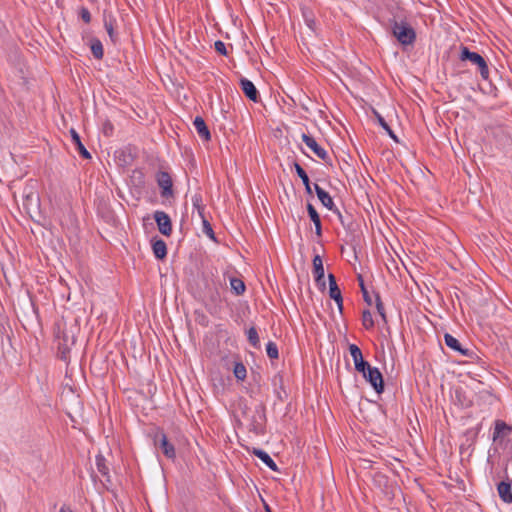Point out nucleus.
I'll return each instance as SVG.
<instances>
[{
	"label": "nucleus",
	"mask_w": 512,
	"mask_h": 512,
	"mask_svg": "<svg viewBox=\"0 0 512 512\" xmlns=\"http://www.w3.org/2000/svg\"><path fill=\"white\" fill-rule=\"evenodd\" d=\"M225 280L214 273L203 275L202 284L199 286L200 298L210 313L220 310L225 297Z\"/></svg>",
	"instance_id": "nucleus-1"
},
{
	"label": "nucleus",
	"mask_w": 512,
	"mask_h": 512,
	"mask_svg": "<svg viewBox=\"0 0 512 512\" xmlns=\"http://www.w3.org/2000/svg\"><path fill=\"white\" fill-rule=\"evenodd\" d=\"M387 22L392 35L398 40L400 44L403 46H408L415 42L416 32L407 22L406 16L402 10L398 8Z\"/></svg>",
	"instance_id": "nucleus-2"
},
{
	"label": "nucleus",
	"mask_w": 512,
	"mask_h": 512,
	"mask_svg": "<svg viewBox=\"0 0 512 512\" xmlns=\"http://www.w3.org/2000/svg\"><path fill=\"white\" fill-rule=\"evenodd\" d=\"M459 59L461 61H469L471 64L477 66L478 71L483 80L489 79V68L487 62L483 56L479 53L472 52L468 47L461 45L460 46V55Z\"/></svg>",
	"instance_id": "nucleus-3"
},
{
	"label": "nucleus",
	"mask_w": 512,
	"mask_h": 512,
	"mask_svg": "<svg viewBox=\"0 0 512 512\" xmlns=\"http://www.w3.org/2000/svg\"><path fill=\"white\" fill-rule=\"evenodd\" d=\"M361 374L378 394H381L384 391L383 376L378 368L370 365L369 368L365 369V372Z\"/></svg>",
	"instance_id": "nucleus-4"
},
{
	"label": "nucleus",
	"mask_w": 512,
	"mask_h": 512,
	"mask_svg": "<svg viewBox=\"0 0 512 512\" xmlns=\"http://www.w3.org/2000/svg\"><path fill=\"white\" fill-rule=\"evenodd\" d=\"M156 181L161 189V197L169 198L174 195L172 178L168 172L159 171L156 174Z\"/></svg>",
	"instance_id": "nucleus-5"
},
{
	"label": "nucleus",
	"mask_w": 512,
	"mask_h": 512,
	"mask_svg": "<svg viewBox=\"0 0 512 512\" xmlns=\"http://www.w3.org/2000/svg\"><path fill=\"white\" fill-rule=\"evenodd\" d=\"M492 440L498 445H502L504 440L512 433V426L502 420H496L494 423Z\"/></svg>",
	"instance_id": "nucleus-6"
},
{
	"label": "nucleus",
	"mask_w": 512,
	"mask_h": 512,
	"mask_svg": "<svg viewBox=\"0 0 512 512\" xmlns=\"http://www.w3.org/2000/svg\"><path fill=\"white\" fill-rule=\"evenodd\" d=\"M154 219L159 232L169 237L172 234V222L169 215L164 211L157 210L154 212Z\"/></svg>",
	"instance_id": "nucleus-7"
},
{
	"label": "nucleus",
	"mask_w": 512,
	"mask_h": 512,
	"mask_svg": "<svg viewBox=\"0 0 512 512\" xmlns=\"http://www.w3.org/2000/svg\"><path fill=\"white\" fill-rule=\"evenodd\" d=\"M154 442H155V445L162 450L163 454L168 459H172V460L175 459L176 452H175L174 445L168 441V438L165 433H163V432L157 433L155 436Z\"/></svg>",
	"instance_id": "nucleus-8"
},
{
	"label": "nucleus",
	"mask_w": 512,
	"mask_h": 512,
	"mask_svg": "<svg viewBox=\"0 0 512 512\" xmlns=\"http://www.w3.org/2000/svg\"><path fill=\"white\" fill-rule=\"evenodd\" d=\"M349 352L353 359L355 370L364 373L370 364L364 360L361 349L356 344H349Z\"/></svg>",
	"instance_id": "nucleus-9"
},
{
	"label": "nucleus",
	"mask_w": 512,
	"mask_h": 512,
	"mask_svg": "<svg viewBox=\"0 0 512 512\" xmlns=\"http://www.w3.org/2000/svg\"><path fill=\"white\" fill-rule=\"evenodd\" d=\"M313 275L315 278V282L317 286L324 290L326 287L325 279H324V267L323 261L320 255H315L313 258Z\"/></svg>",
	"instance_id": "nucleus-10"
},
{
	"label": "nucleus",
	"mask_w": 512,
	"mask_h": 512,
	"mask_svg": "<svg viewBox=\"0 0 512 512\" xmlns=\"http://www.w3.org/2000/svg\"><path fill=\"white\" fill-rule=\"evenodd\" d=\"M241 90L243 91L244 95L253 102H258L259 100V92L254 85V83L250 80H248L245 77H241L239 81Z\"/></svg>",
	"instance_id": "nucleus-11"
},
{
	"label": "nucleus",
	"mask_w": 512,
	"mask_h": 512,
	"mask_svg": "<svg viewBox=\"0 0 512 512\" xmlns=\"http://www.w3.org/2000/svg\"><path fill=\"white\" fill-rule=\"evenodd\" d=\"M329 280V296L337 303L340 312L343 310V298L341 291L337 285L336 278L333 274L328 275Z\"/></svg>",
	"instance_id": "nucleus-12"
},
{
	"label": "nucleus",
	"mask_w": 512,
	"mask_h": 512,
	"mask_svg": "<svg viewBox=\"0 0 512 512\" xmlns=\"http://www.w3.org/2000/svg\"><path fill=\"white\" fill-rule=\"evenodd\" d=\"M302 138V141L322 160L326 161L327 158H328V153L327 151L321 147L317 142L316 140L310 136V135H307L305 133L302 134L301 136Z\"/></svg>",
	"instance_id": "nucleus-13"
},
{
	"label": "nucleus",
	"mask_w": 512,
	"mask_h": 512,
	"mask_svg": "<svg viewBox=\"0 0 512 512\" xmlns=\"http://www.w3.org/2000/svg\"><path fill=\"white\" fill-rule=\"evenodd\" d=\"M314 190L322 205L332 212H338V208L335 206L334 201L330 194L321 188L318 184H314Z\"/></svg>",
	"instance_id": "nucleus-14"
},
{
	"label": "nucleus",
	"mask_w": 512,
	"mask_h": 512,
	"mask_svg": "<svg viewBox=\"0 0 512 512\" xmlns=\"http://www.w3.org/2000/svg\"><path fill=\"white\" fill-rule=\"evenodd\" d=\"M497 491L500 499L504 503H512V481H510L508 478L505 481H501L497 485Z\"/></svg>",
	"instance_id": "nucleus-15"
},
{
	"label": "nucleus",
	"mask_w": 512,
	"mask_h": 512,
	"mask_svg": "<svg viewBox=\"0 0 512 512\" xmlns=\"http://www.w3.org/2000/svg\"><path fill=\"white\" fill-rule=\"evenodd\" d=\"M193 125L200 138H202L204 141H209L211 139L210 131L201 116L195 117Z\"/></svg>",
	"instance_id": "nucleus-16"
},
{
	"label": "nucleus",
	"mask_w": 512,
	"mask_h": 512,
	"mask_svg": "<svg viewBox=\"0 0 512 512\" xmlns=\"http://www.w3.org/2000/svg\"><path fill=\"white\" fill-rule=\"evenodd\" d=\"M444 341L447 347L451 348L452 350L459 352L463 356H469L470 351L469 349L463 348L460 344V342L451 334L446 333L444 335Z\"/></svg>",
	"instance_id": "nucleus-17"
},
{
	"label": "nucleus",
	"mask_w": 512,
	"mask_h": 512,
	"mask_svg": "<svg viewBox=\"0 0 512 512\" xmlns=\"http://www.w3.org/2000/svg\"><path fill=\"white\" fill-rule=\"evenodd\" d=\"M307 212H308V215H309L311 221L315 225L316 235L318 237H321L322 236L321 219H320V216H319L318 212L316 211L315 207L311 203L307 204Z\"/></svg>",
	"instance_id": "nucleus-18"
},
{
	"label": "nucleus",
	"mask_w": 512,
	"mask_h": 512,
	"mask_svg": "<svg viewBox=\"0 0 512 512\" xmlns=\"http://www.w3.org/2000/svg\"><path fill=\"white\" fill-rule=\"evenodd\" d=\"M95 461L98 472L105 478L106 483L111 484V477L105 457L101 454H98Z\"/></svg>",
	"instance_id": "nucleus-19"
},
{
	"label": "nucleus",
	"mask_w": 512,
	"mask_h": 512,
	"mask_svg": "<svg viewBox=\"0 0 512 512\" xmlns=\"http://www.w3.org/2000/svg\"><path fill=\"white\" fill-rule=\"evenodd\" d=\"M253 454L259 458L266 466H268L272 471H278V466L275 461L271 458V456L262 449H254Z\"/></svg>",
	"instance_id": "nucleus-20"
},
{
	"label": "nucleus",
	"mask_w": 512,
	"mask_h": 512,
	"mask_svg": "<svg viewBox=\"0 0 512 512\" xmlns=\"http://www.w3.org/2000/svg\"><path fill=\"white\" fill-rule=\"evenodd\" d=\"M152 250L155 258L162 260L167 255V246L164 240L154 239L152 241Z\"/></svg>",
	"instance_id": "nucleus-21"
},
{
	"label": "nucleus",
	"mask_w": 512,
	"mask_h": 512,
	"mask_svg": "<svg viewBox=\"0 0 512 512\" xmlns=\"http://www.w3.org/2000/svg\"><path fill=\"white\" fill-rule=\"evenodd\" d=\"M70 134H71V138H72V142L73 144L76 146L79 154L85 158V159H90L91 158V155L90 153L88 152V150L85 148V146L83 145V143L81 142V138L79 136V134L76 132V130L74 129H71L70 130Z\"/></svg>",
	"instance_id": "nucleus-22"
},
{
	"label": "nucleus",
	"mask_w": 512,
	"mask_h": 512,
	"mask_svg": "<svg viewBox=\"0 0 512 512\" xmlns=\"http://www.w3.org/2000/svg\"><path fill=\"white\" fill-rule=\"evenodd\" d=\"M294 168H295V171L297 173V175L301 178L304 186H305V191L307 194H312V188H311V183H310V180H309V177L307 175V173L305 172V170L301 167L300 164H298L297 162L294 163Z\"/></svg>",
	"instance_id": "nucleus-23"
},
{
	"label": "nucleus",
	"mask_w": 512,
	"mask_h": 512,
	"mask_svg": "<svg viewBox=\"0 0 512 512\" xmlns=\"http://www.w3.org/2000/svg\"><path fill=\"white\" fill-rule=\"evenodd\" d=\"M230 286L231 290L235 293V295L239 296L245 292V283L240 278L232 277L230 278Z\"/></svg>",
	"instance_id": "nucleus-24"
},
{
	"label": "nucleus",
	"mask_w": 512,
	"mask_h": 512,
	"mask_svg": "<svg viewBox=\"0 0 512 512\" xmlns=\"http://www.w3.org/2000/svg\"><path fill=\"white\" fill-rule=\"evenodd\" d=\"M373 113L379 123V125L388 133V135L396 142H398L397 136L394 134L388 123L385 121V119L382 117V115L377 112L376 110H373Z\"/></svg>",
	"instance_id": "nucleus-25"
},
{
	"label": "nucleus",
	"mask_w": 512,
	"mask_h": 512,
	"mask_svg": "<svg viewBox=\"0 0 512 512\" xmlns=\"http://www.w3.org/2000/svg\"><path fill=\"white\" fill-rule=\"evenodd\" d=\"M91 52L96 59L100 60L103 58L104 50L100 40L93 39L91 41Z\"/></svg>",
	"instance_id": "nucleus-26"
},
{
	"label": "nucleus",
	"mask_w": 512,
	"mask_h": 512,
	"mask_svg": "<svg viewBox=\"0 0 512 512\" xmlns=\"http://www.w3.org/2000/svg\"><path fill=\"white\" fill-rule=\"evenodd\" d=\"M192 205H193V208L197 210V213L201 219L206 218L204 215L205 207L202 204V196L200 194L193 195Z\"/></svg>",
	"instance_id": "nucleus-27"
},
{
	"label": "nucleus",
	"mask_w": 512,
	"mask_h": 512,
	"mask_svg": "<svg viewBox=\"0 0 512 512\" xmlns=\"http://www.w3.org/2000/svg\"><path fill=\"white\" fill-rule=\"evenodd\" d=\"M234 376L237 380L243 381L247 376V370L242 362H236L233 369Z\"/></svg>",
	"instance_id": "nucleus-28"
},
{
	"label": "nucleus",
	"mask_w": 512,
	"mask_h": 512,
	"mask_svg": "<svg viewBox=\"0 0 512 512\" xmlns=\"http://www.w3.org/2000/svg\"><path fill=\"white\" fill-rule=\"evenodd\" d=\"M247 338H248L249 343L254 348H259L260 347V339H259L258 332H257L255 327H251V328L248 329V331H247Z\"/></svg>",
	"instance_id": "nucleus-29"
},
{
	"label": "nucleus",
	"mask_w": 512,
	"mask_h": 512,
	"mask_svg": "<svg viewBox=\"0 0 512 512\" xmlns=\"http://www.w3.org/2000/svg\"><path fill=\"white\" fill-rule=\"evenodd\" d=\"M266 353L270 359H277L279 357L278 347L275 342L269 341L266 344Z\"/></svg>",
	"instance_id": "nucleus-30"
},
{
	"label": "nucleus",
	"mask_w": 512,
	"mask_h": 512,
	"mask_svg": "<svg viewBox=\"0 0 512 512\" xmlns=\"http://www.w3.org/2000/svg\"><path fill=\"white\" fill-rule=\"evenodd\" d=\"M362 323L366 329H371L374 326L372 314L369 310H365L362 313Z\"/></svg>",
	"instance_id": "nucleus-31"
},
{
	"label": "nucleus",
	"mask_w": 512,
	"mask_h": 512,
	"mask_svg": "<svg viewBox=\"0 0 512 512\" xmlns=\"http://www.w3.org/2000/svg\"><path fill=\"white\" fill-rule=\"evenodd\" d=\"M70 348L63 343H59L58 346V355L59 358L65 362L69 360Z\"/></svg>",
	"instance_id": "nucleus-32"
},
{
	"label": "nucleus",
	"mask_w": 512,
	"mask_h": 512,
	"mask_svg": "<svg viewBox=\"0 0 512 512\" xmlns=\"http://www.w3.org/2000/svg\"><path fill=\"white\" fill-rule=\"evenodd\" d=\"M376 309H377L378 314L381 316L382 320L386 323L387 318H386L385 308H384V305L382 303V300H381L379 294H376Z\"/></svg>",
	"instance_id": "nucleus-33"
},
{
	"label": "nucleus",
	"mask_w": 512,
	"mask_h": 512,
	"mask_svg": "<svg viewBox=\"0 0 512 512\" xmlns=\"http://www.w3.org/2000/svg\"><path fill=\"white\" fill-rule=\"evenodd\" d=\"M202 222H203V232L209 236L211 239L215 240V234H214V231L209 223V221L204 218L202 219Z\"/></svg>",
	"instance_id": "nucleus-34"
},
{
	"label": "nucleus",
	"mask_w": 512,
	"mask_h": 512,
	"mask_svg": "<svg viewBox=\"0 0 512 512\" xmlns=\"http://www.w3.org/2000/svg\"><path fill=\"white\" fill-rule=\"evenodd\" d=\"M359 281H360V287H361V291H362V294H363V298H364V301L368 304V305H371L372 304V300H371V297L369 296L368 294V291L364 285V282H363V279H362V276L359 275L358 277Z\"/></svg>",
	"instance_id": "nucleus-35"
},
{
	"label": "nucleus",
	"mask_w": 512,
	"mask_h": 512,
	"mask_svg": "<svg viewBox=\"0 0 512 512\" xmlns=\"http://www.w3.org/2000/svg\"><path fill=\"white\" fill-rule=\"evenodd\" d=\"M104 26H105V29L110 37V39L112 40V42H115L116 41V36H115V32H114V28H113V24L111 21H105L104 23Z\"/></svg>",
	"instance_id": "nucleus-36"
},
{
	"label": "nucleus",
	"mask_w": 512,
	"mask_h": 512,
	"mask_svg": "<svg viewBox=\"0 0 512 512\" xmlns=\"http://www.w3.org/2000/svg\"><path fill=\"white\" fill-rule=\"evenodd\" d=\"M214 48L215 50L221 54V55H227V49H226V46H225V43L218 40L214 43Z\"/></svg>",
	"instance_id": "nucleus-37"
},
{
	"label": "nucleus",
	"mask_w": 512,
	"mask_h": 512,
	"mask_svg": "<svg viewBox=\"0 0 512 512\" xmlns=\"http://www.w3.org/2000/svg\"><path fill=\"white\" fill-rule=\"evenodd\" d=\"M80 16L85 23H89L91 21V14L86 8L81 9Z\"/></svg>",
	"instance_id": "nucleus-38"
},
{
	"label": "nucleus",
	"mask_w": 512,
	"mask_h": 512,
	"mask_svg": "<svg viewBox=\"0 0 512 512\" xmlns=\"http://www.w3.org/2000/svg\"><path fill=\"white\" fill-rule=\"evenodd\" d=\"M278 382H279L280 384L282 383V376H281V375H279V374H278V375H275V376H274V378H273V383H274V385H276Z\"/></svg>",
	"instance_id": "nucleus-39"
},
{
	"label": "nucleus",
	"mask_w": 512,
	"mask_h": 512,
	"mask_svg": "<svg viewBox=\"0 0 512 512\" xmlns=\"http://www.w3.org/2000/svg\"><path fill=\"white\" fill-rule=\"evenodd\" d=\"M59 512H73V511L71 510V508H70V507H68V506H66V505H63V506L60 508Z\"/></svg>",
	"instance_id": "nucleus-40"
},
{
	"label": "nucleus",
	"mask_w": 512,
	"mask_h": 512,
	"mask_svg": "<svg viewBox=\"0 0 512 512\" xmlns=\"http://www.w3.org/2000/svg\"><path fill=\"white\" fill-rule=\"evenodd\" d=\"M335 213L338 215V218H339L341 224L344 226L345 225V221H344V218H343L341 212L338 210V212H335Z\"/></svg>",
	"instance_id": "nucleus-41"
},
{
	"label": "nucleus",
	"mask_w": 512,
	"mask_h": 512,
	"mask_svg": "<svg viewBox=\"0 0 512 512\" xmlns=\"http://www.w3.org/2000/svg\"><path fill=\"white\" fill-rule=\"evenodd\" d=\"M266 512H272L268 505L265 506Z\"/></svg>",
	"instance_id": "nucleus-42"
}]
</instances>
